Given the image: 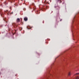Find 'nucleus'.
I'll return each mask as SVG.
<instances>
[{"label": "nucleus", "mask_w": 79, "mask_h": 79, "mask_svg": "<svg viewBox=\"0 0 79 79\" xmlns=\"http://www.w3.org/2000/svg\"><path fill=\"white\" fill-rule=\"evenodd\" d=\"M68 75L69 76H70L71 75V72H69L68 73Z\"/></svg>", "instance_id": "1"}, {"label": "nucleus", "mask_w": 79, "mask_h": 79, "mask_svg": "<svg viewBox=\"0 0 79 79\" xmlns=\"http://www.w3.org/2000/svg\"><path fill=\"white\" fill-rule=\"evenodd\" d=\"M24 21H27V18L25 17L24 18Z\"/></svg>", "instance_id": "2"}, {"label": "nucleus", "mask_w": 79, "mask_h": 79, "mask_svg": "<svg viewBox=\"0 0 79 79\" xmlns=\"http://www.w3.org/2000/svg\"><path fill=\"white\" fill-rule=\"evenodd\" d=\"M20 20V19H18L17 20V22H19Z\"/></svg>", "instance_id": "3"}, {"label": "nucleus", "mask_w": 79, "mask_h": 79, "mask_svg": "<svg viewBox=\"0 0 79 79\" xmlns=\"http://www.w3.org/2000/svg\"><path fill=\"white\" fill-rule=\"evenodd\" d=\"M76 74H79V73H76Z\"/></svg>", "instance_id": "4"}]
</instances>
